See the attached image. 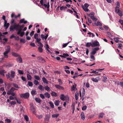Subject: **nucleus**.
I'll return each mask as SVG.
<instances>
[{
	"label": "nucleus",
	"instance_id": "1",
	"mask_svg": "<svg viewBox=\"0 0 123 123\" xmlns=\"http://www.w3.org/2000/svg\"><path fill=\"white\" fill-rule=\"evenodd\" d=\"M15 73L14 71L11 70V74L9 73H8L7 74H6V76L7 77V79H9L10 80L12 81V79L14 78L15 77Z\"/></svg>",
	"mask_w": 123,
	"mask_h": 123
},
{
	"label": "nucleus",
	"instance_id": "2",
	"mask_svg": "<svg viewBox=\"0 0 123 123\" xmlns=\"http://www.w3.org/2000/svg\"><path fill=\"white\" fill-rule=\"evenodd\" d=\"M20 96V97L22 98H29V93L26 92L25 93L21 94Z\"/></svg>",
	"mask_w": 123,
	"mask_h": 123
},
{
	"label": "nucleus",
	"instance_id": "3",
	"mask_svg": "<svg viewBox=\"0 0 123 123\" xmlns=\"http://www.w3.org/2000/svg\"><path fill=\"white\" fill-rule=\"evenodd\" d=\"M115 12L117 13L118 15L120 17H122L123 15V11L122 10H120L119 9L116 10Z\"/></svg>",
	"mask_w": 123,
	"mask_h": 123
},
{
	"label": "nucleus",
	"instance_id": "4",
	"mask_svg": "<svg viewBox=\"0 0 123 123\" xmlns=\"http://www.w3.org/2000/svg\"><path fill=\"white\" fill-rule=\"evenodd\" d=\"M10 48H8L3 53V54L4 57L5 58H7L8 57V54L10 52Z\"/></svg>",
	"mask_w": 123,
	"mask_h": 123
},
{
	"label": "nucleus",
	"instance_id": "5",
	"mask_svg": "<svg viewBox=\"0 0 123 123\" xmlns=\"http://www.w3.org/2000/svg\"><path fill=\"white\" fill-rule=\"evenodd\" d=\"M99 49V48L96 47L92 49V51L91 53V54L92 55H94L96 52V51Z\"/></svg>",
	"mask_w": 123,
	"mask_h": 123
},
{
	"label": "nucleus",
	"instance_id": "6",
	"mask_svg": "<svg viewBox=\"0 0 123 123\" xmlns=\"http://www.w3.org/2000/svg\"><path fill=\"white\" fill-rule=\"evenodd\" d=\"M92 47H94L99 45V43L97 41H95L92 43Z\"/></svg>",
	"mask_w": 123,
	"mask_h": 123
},
{
	"label": "nucleus",
	"instance_id": "7",
	"mask_svg": "<svg viewBox=\"0 0 123 123\" xmlns=\"http://www.w3.org/2000/svg\"><path fill=\"white\" fill-rule=\"evenodd\" d=\"M15 23L14 24L12 25L10 27V31H13L15 30H16V27L15 26Z\"/></svg>",
	"mask_w": 123,
	"mask_h": 123
},
{
	"label": "nucleus",
	"instance_id": "8",
	"mask_svg": "<svg viewBox=\"0 0 123 123\" xmlns=\"http://www.w3.org/2000/svg\"><path fill=\"white\" fill-rule=\"evenodd\" d=\"M45 35L46 36L43 34H41V37L43 40H44V39L46 40L48 37V34H45Z\"/></svg>",
	"mask_w": 123,
	"mask_h": 123
},
{
	"label": "nucleus",
	"instance_id": "9",
	"mask_svg": "<svg viewBox=\"0 0 123 123\" xmlns=\"http://www.w3.org/2000/svg\"><path fill=\"white\" fill-rule=\"evenodd\" d=\"M55 86L56 88L58 89L62 90H64V88L63 87L59 85H55Z\"/></svg>",
	"mask_w": 123,
	"mask_h": 123
},
{
	"label": "nucleus",
	"instance_id": "10",
	"mask_svg": "<svg viewBox=\"0 0 123 123\" xmlns=\"http://www.w3.org/2000/svg\"><path fill=\"white\" fill-rule=\"evenodd\" d=\"M17 61L20 63L22 62V60L20 56L18 57L16 59Z\"/></svg>",
	"mask_w": 123,
	"mask_h": 123
},
{
	"label": "nucleus",
	"instance_id": "11",
	"mask_svg": "<svg viewBox=\"0 0 123 123\" xmlns=\"http://www.w3.org/2000/svg\"><path fill=\"white\" fill-rule=\"evenodd\" d=\"M27 21H25L24 18L21 19L19 21V23L20 24L22 23H24L25 24L27 23Z\"/></svg>",
	"mask_w": 123,
	"mask_h": 123
},
{
	"label": "nucleus",
	"instance_id": "12",
	"mask_svg": "<svg viewBox=\"0 0 123 123\" xmlns=\"http://www.w3.org/2000/svg\"><path fill=\"white\" fill-rule=\"evenodd\" d=\"M15 90H17L18 89H16V88H14V87H12L11 89H10V90L9 91H8V92H9L10 93H11L12 92H13Z\"/></svg>",
	"mask_w": 123,
	"mask_h": 123
},
{
	"label": "nucleus",
	"instance_id": "13",
	"mask_svg": "<svg viewBox=\"0 0 123 123\" xmlns=\"http://www.w3.org/2000/svg\"><path fill=\"white\" fill-rule=\"evenodd\" d=\"M37 59L39 62H41L43 61H44V62H45V60L41 56L38 57L37 58Z\"/></svg>",
	"mask_w": 123,
	"mask_h": 123
},
{
	"label": "nucleus",
	"instance_id": "14",
	"mask_svg": "<svg viewBox=\"0 0 123 123\" xmlns=\"http://www.w3.org/2000/svg\"><path fill=\"white\" fill-rule=\"evenodd\" d=\"M44 95L45 96V97H46L48 98H49L50 97V94L48 92L44 93Z\"/></svg>",
	"mask_w": 123,
	"mask_h": 123
},
{
	"label": "nucleus",
	"instance_id": "15",
	"mask_svg": "<svg viewBox=\"0 0 123 123\" xmlns=\"http://www.w3.org/2000/svg\"><path fill=\"white\" fill-rule=\"evenodd\" d=\"M120 4L119 2L117 1L116 2V6H117L115 8V10L119 9V8L120 7Z\"/></svg>",
	"mask_w": 123,
	"mask_h": 123
},
{
	"label": "nucleus",
	"instance_id": "16",
	"mask_svg": "<svg viewBox=\"0 0 123 123\" xmlns=\"http://www.w3.org/2000/svg\"><path fill=\"white\" fill-rule=\"evenodd\" d=\"M42 80L44 83H46L47 84L48 83L49 81L44 77L42 78Z\"/></svg>",
	"mask_w": 123,
	"mask_h": 123
},
{
	"label": "nucleus",
	"instance_id": "17",
	"mask_svg": "<svg viewBox=\"0 0 123 123\" xmlns=\"http://www.w3.org/2000/svg\"><path fill=\"white\" fill-rule=\"evenodd\" d=\"M12 54L13 56L16 57H17L20 56V55L14 52H12Z\"/></svg>",
	"mask_w": 123,
	"mask_h": 123
},
{
	"label": "nucleus",
	"instance_id": "18",
	"mask_svg": "<svg viewBox=\"0 0 123 123\" xmlns=\"http://www.w3.org/2000/svg\"><path fill=\"white\" fill-rule=\"evenodd\" d=\"M98 71H100V69H98L96 70L95 71H92V72H90L91 73H95V74H100L97 73L98 72Z\"/></svg>",
	"mask_w": 123,
	"mask_h": 123
},
{
	"label": "nucleus",
	"instance_id": "19",
	"mask_svg": "<svg viewBox=\"0 0 123 123\" xmlns=\"http://www.w3.org/2000/svg\"><path fill=\"white\" fill-rule=\"evenodd\" d=\"M6 73V72L4 70L0 71V74L1 75L3 76H5V75L4 73Z\"/></svg>",
	"mask_w": 123,
	"mask_h": 123
},
{
	"label": "nucleus",
	"instance_id": "20",
	"mask_svg": "<svg viewBox=\"0 0 123 123\" xmlns=\"http://www.w3.org/2000/svg\"><path fill=\"white\" fill-rule=\"evenodd\" d=\"M38 89H40L41 91H43L44 90V87L41 85H39L38 87Z\"/></svg>",
	"mask_w": 123,
	"mask_h": 123
},
{
	"label": "nucleus",
	"instance_id": "21",
	"mask_svg": "<svg viewBox=\"0 0 123 123\" xmlns=\"http://www.w3.org/2000/svg\"><path fill=\"white\" fill-rule=\"evenodd\" d=\"M80 116L81 118L83 120H84L85 118V115L84 112H82L80 114Z\"/></svg>",
	"mask_w": 123,
	"mask_h": 123
},
{
	"label": "nucleus",
	"instance_id": "22",
	"mask_svg": "<svg viewBox=\"0 0 123 123\" xmlns=\"http://www.w3.org/2000/svg\"><path fill=\"white\" fill-rule=\"evenodd\" d=\"M87 14L89 17H91V18L92 19L94 17V12H92L90 14Z\"/></svg>",
	"mask_w": 123,
	"mask_h": 123
},
{
	"label": "nucleus",
	"instance_id": "23",
	"mask_svg": "<svg viewBox=\"0 0 123 123\" xmlns=\"http://www.w3.org/2000/svg\"><path fill=\"white\" fill-rule=\"evenodd\" d=\"M60 98L61 100L63 101H64L65 100V96L63 94H62L60 96Z\"/></svg>",
	"mask_w": 123,
	"mask_h": 123
},
{
	"label": "nucleus",
	"instance_id": "24",
	"mask_svg": "<svg viewBox=\"0 0 123 123\" xmlns=\"http://www.w3.org/2000/svg\"><path fill=\"white\" fill-rule=\"evenodd\" d=\"M60 114H59L57 113V114H53L52 115V118H57L59 116Z\"/></svg>",
	"mask_w": 123,
	"mask_h": 123
},
{
	"label": "nucleus",
	"instance_id": "25",
	"mask_svg": "<svg viewBox=\"0 0 123 123\" xmlns=\"http://www.w3.org/2000/svg\"><path fill=\"white\" fill-rule=\"evenodd\" d=\"M51 95L53 96H55V97L57 96V95L56 93L54 92H52L51 93Z\"/></svg>",
	"mask_w": 123,
	"mask_h": 123
},
{
	"label": "nucleus",
	"instance_id": "26",
	"mask_svg": "<svg viewBox=\"0 0 123 123\" xmlns=\"http://www.w3.org/2000/svg\"><path fill=\"white\" fill-rule=\"evenodd\" d=\"M81 7L85 12H88L89 10V9L87 8H85L84 6L82 5H81Z\"/></svg>",
	"mask_w": 123,
	"mask_h": 123
},
{
	"label": "nucleus",
	"instance_id": "27",
	"mask_svg": "<svg viewBox=\"0 0 123 123\" xmlns=\"http://www.w3.org/2000/svg\"><path fill=\"white\" fill-rule=\"evenodd\" d=\"M15 26L16 27V30L17 31L18 30L19 28H20V25L18 24H17L16 23H15Z\"/></svg>",
	"mask_w": 123,
	"mask_h": 123
},
{
	"label": "nucleus",
	"instance_id": "28",
	"mask_svg": "<svg viewBox=\"0 0 123 123\" xmlns=\"http://www.w3.org/2000/svg\"><path fill=\"white\" fill-rule=\"evenodd\" d=\"M79 92H76L75 95V98L77 100L78 99V97L79 96Z\"/></svg>",
	"mask_w": 123,
	"mask_h": 123
},
{
	"label": "nucleus",
	"instance_id": "29",
	"mask_svg": "<svg viewBox=\"0 0 123 123\" xmlns=\"http://www.w3.org/2000/svg\"><path fill=\"white\" fill-rule=\"evenodd\" d=\"M91 46L92 47V43H87L86 44V46L87 47H89Z\"/></svg>",
	"mask_w": 123,
	"mask_h": 123
},
{
	"label": "nucleus",
	"instance_id": "30",
	"mask_svg": "<svg viewBox=\"0 0 123 123\" xmlns=\"http://www.w3.org/2000/svg\"><path fill=\"white\" fill-rule=\"evenodd\" d=\"M60 101L59 100H55V105L56 106H58L59 104Z\"/></svg>",
	"mask_w": 123,
	"mask_h": 123
},
{
	"label": "nucleus",
	"instance_id": "31",
	"mask_svg": "<svg viewBox=\"0 0 123 123\" xmlns=\"http://www.w3.org/2000/svg\"><path fill=\"white\" fill-rule=\"evenodd\" d=\"M45 90L48 91H50V88L48 86H46L44 87Z\"/></svg>",
	"mask_w": 123,
	"mask_h": 123
},
{
	"label": "nucleus",
	"instance_id": "32",
	"mask_svg": "<svg viewBox=\"0 0 123 123\" xmlns=\"http://www.w3.org/2000/svg\"><path fill=\"white\" fill-rule=\"evenodd\" d=\"M35 100L37 102L39 103H40L41 101L40 98H36Z\"/></svg>",
	"mask_w": 123,
	"mask_h": 123
},
{
	"label": "nucleus",
	"instance_id": "33",
	"mask_svg": "<svg viewBox=\"0 0 123 123\" xmlns=\"http://www.w3.org/2000/svg\"><path fill=\"white\" fill-rule=\"evenodd\" d=\"M22 30V28H19L18 30V32H17V34L18 35L20 34V33L21 32V31Z\"/></svg>",
	"mask_w": 123,
	"mask_h": 123
},
{
	"label": "nucleus",
	"instance_id": "34",
	"mask_svg": "<svg viewBox=\"0 0 123 123\" xmlns=\"http://www.w3.org/2000/svg\"><path fill=\"white\" fill-rule=\"evenodd\" d=\"M43 6H44L45 8H49V2L47 5L46 4H44Z\"/></svg>",
	"mask_w": 123,
	"mask_h": 123
},
{
	"label": "nucleus",
	"instance_id": "35",
	"mask_svg": "<svg viewBox=\"0 0 123 123\" xmlns=\"http://www.w3.org/2000/svg\"><path fill=\"white\" fill-rule=\"evenodd\" d=\"M31 93L32 95H34L37 94V92L36 91L32 90L31 92Z\"/></svg>",
	"mask_w": 123,
	"mask_h": 123
},
{
	"label": "nucleus",
	"instance_id": "36",
	"mask_svg": "<svg viewBox=\"0 0 123 123\" xmlns=\"http://www.w3.org/2000/svg\"><path fill=\"white\" fill-rule=\"evenodd\" d=\"M28 79L29 80H31V75L27 74V75Z\"/></svg>",
	"mask_w": 123,
	"mask_h": 123
},
{
	"label": "nucleus",
	"instance_id": "37",
	"mask_svg": "<svg viewBox=\"0 0 123 123\" xmlns=\"http://www.w3.org/2000/svg\"><path fill=\"white\" fill-rule=\"evenodd\" d=\"M77 86L76 84H75L74 85H73L71 87V90L74 91V90Z\"/></svg>",
	"mask_w": 123,
	"mask_h": 123
},
{
	"label": "nucleus",
	"instance_id": "38",
	"mask_svg": "<svg viewBox=\"0 0 123 123\" xmlns=\"http://www.w3.org/2000/svg\"><path fill=\"white\" fill-rule=\"evenodd\" d=\"M13 87L17 88H19L20 87L18 86V85L16 84L15 83L13 84Z\"/></svg>",
	"mask_w": 123,
	"mask_h": 123
},
{
	"label": "nucleus",
	"instance_id": "39",
	"mask_svg": "<svg viewBox=\"0 0 123 123\" xmlns=\"http://www.w3.org/2000/svg\"><path fill=\"white\" fill-rule=\"evenodd\" d=\"M43 47H39L38 48V50L40 52L42 53L43 52V49L42 48Z\"/></svg>",
	"mask_w": 123,
	"mask_h": 123
},
{
	"label": "nucleus",
	"instance_id": "40",
	"mask_svg": "<svg viewBox=\"0 0 123 123\" xmlns=\"http://www.w3.org/2000/svg\"><path fill=\"white\" fill-rule=\"evenodd\" d=\"M9 25V23H7L6 24H4V27H6V29H7Z\"/></svg>",
	"mask_w": 123,
	"mask_h": 123
},
{
	"label": "nucleus",
	"instance_id": "41",
	"mask_svg": "<svg viewBox=\"0 0 123 123\" xmlns=\"http://www.w3.org/2000/svg\"><path fill=\"white\" fill-rule=\"evenodd\" d=\"M40 96V98L42 99H43L45 98V97L44 95L42 94H40L39 95Z\"/></svg>",
	"mask_w": 123,
	"mask_h": 123
},
{
	"label": "nucleus",
	"instance_id": "42",
	"mask_svg": "<svg viewBox=\"0 0 123 123\" xmlns=\"http://www.w3.org/2000/svg\"><path fill=\"white\" fill-rule=\"evenodd\" d=\"M34 78L37 80H40V78L39 76L35 75L34 76Z\"/></svg>",
	"mask_w": 123,
	"mask_h": 123
},
{
	"label": "nucleus",
	"instance_id": "43",
	"mask_svg": "<svg viewBox=\"0 0 123 123\" xmlns=\"http://www.w3.org/2000/svg\"><path fill=\"white\" fill-rule=\"evenodd\" d=\"M5 121L7 123H10L11 122V120L8 118H7L5 120Z\"/></svg>",
	"mask_w": 123,
	"mask_h": 123
},
{
	"label": "nucleus",
	"instance_id": "44",
	"mask_svg": "<svg viewBox=\"0 0 123 123\" xmlns=\"http://www.w3.org/2000/svg\"><path fill=\"white\" fill-rule=\"evenodd\" d=\"M7 95H12V96H14L15 95V93H14V92H12V93H9V92H7Z\"/></svg>",
	"mask_w": 123,
	"mask_h": 123
},
{
	"label": "nucleus",
	"instance_id": "45",
	"mask_svg": "<svg viewBox=\"0 0 123 123\" xmlns=\"http://www.w3.org/2000/svg\"><path fill=\"white\" fill-rule=\"evenodd\" d=\"M97 78H92L91 80H92L94 82H97L98 81V80L97 79Z\"/></svg>",
	"mask_w": 123,
	"mask_h": 123
},
{
	"label": "nucleus",
	"instance_id": "46",
	"mask_svg": "<svg viewBox=\"0 0 123 123\" xmlns=\"http://www.w3.org/2000/svg\"><path fill=\"white\" fill-rule=\"evenodd\" d=\"M49 104H50L51 107L53 108H54V105L53 103L52 102H49Z\"/></svg>",
	"mask_w": 123,
	"mask_h": 123
},
{
	"label": "nucleus",
	"instance_id": "47",
	"mask_svg": "<svg viewBox=\"0 0 123 123\" xmlns=\"http://www.w3.org/2000/svg\"><path fill=\"white\" fill-rule=\"evenodd\" d=\"M28 85L32 87L33 85V83L29 81L28 82Z\"/></svg>",
	"mask_w": 123,
	"mask_h": 123
},
{
	"label": "nucleus",
	"instance_id": "48",
	"mask_svg": "<svg viewBox=\"0 0 123 123\" xmlns=\"http://www.w3.org/2000/svg\"><path fill=\"white\" fill-rule=\"evenodd\" d=\"M30 105L31 107L30 108V110H35V108L34 107V106L31 104H30Z\"/></svg>",
	"mask_w": 123,
	"mask_h": 123
},
{
	"label": "nucleus",
	"instance_id": "49",
	"mask_svg": "<svg viewBox=\"0 0 123 123\" xmlns=\"http://www.w3.org/2000/svg\"><path fill=\"white\" fill-rule=\"evenodd\" d=\"M24 118L27 121H28L29 120V117L27 115H25L24 117Z\"/></svg>",
	"mask_w": 123,
	"mask_h": 123
},
{
	"label": "nucleus",
	"instance_id": "50",
	"mask_svg": "<svg viewBox=\"0 0 123 123\" xmlns=\"http://www.w3.org/2000/svg\"><path fill=\"white\" fill-rule=\"evenodd\" d=\"M33 83L34 84L36 85H37L39 84V82L37 81L36 80H34L33 81Z\"/></svg>",
	"mask_w": 123,
	"mask_h": 123
},
{
	"label": "nucleus",
	"instance_id": "51",
	"mask_svg": "<svg viewBox=\"0 0 123 123\" xmlns=\"http://www.w3.org/2000/svg\"><path fill=\"white\" fill-rule=\"evenodd\" d=\"M36 39V42L37 43H39L40 42L41 40V39L40 38H37Z\"/></svg>",
	"mask_w": 123,
	"mask_h": 123
},
{
	"label": "nucleus",
	"instance_id": "52",
	"mask_svg": "<svg viewBox=\"0 0 123 123\" xmlns=\"http://www.w3.org/2000/svg\"><path fill=\"white\" fill-rule=\"evenodd\" d=\"M18 73L20 74H24V72L23 71L18 70Z\"/></svg>",
	"mask_w": 123,
	"mask_h": 123
},
{
	"label": "nucleus",
	"instance_id": "53",
	"mask_svg": "<svg viewBox=\"0 0 123 123\" xmlns=\"http://www.w3.org/2000/svg\"><path fill=\"white\" fill-rule=\"evenodd\" d=\"M39 35L38 34L36 33L34 35V37L35 39L37 38V37H38Z\"/></svg>",
	"mask_w": 123,
	"mask_h": 123
},
{
	"label": "nucleus",
	"instance_id": "54",
	"mask_svg": "<svg viewBox=\"0 0 123 123\" xmlns=\"http://www.w3.org/2000/svg\"><path fill=\"white\" fill-rule=\"evenodd\" d=\"M38 46H39V47H43V45L41 42L38 43Z\"/></svg>",
	"mask_w": 123,
	"mask_h": 123
},
{
	"label": "nucleus",
	"instance_id": "55",
	"mask_svg": "<svg viewBox=\"0 0 123 123\" xmlns=\"http://www.w3.org/2000/svg\"><path fill=\"white\" fill-rule=\"evenodd\" d=\"M78 72H77L76 73H75V76H73V78L74 79H75V78L76 77H77L78 76Z\"/></svg>",
	"mask_w": 123,
	"mask_h": 123
},
{
	"label": "nucleus",
	"instance_id": "56",
	"mask_svg": "<svg viewBox=\"0 0 123 123\" xmlns=\"http://www.w3.org/2000/svg\"><path fill=\"white\" fill-rule=\"evenodd\" d=\"M21 42H22L23 43H25V40L24 39H21L20 40Z\"/></svg>",
	"mask_w": 123,
	"mask_h": 123
},
{
	"label": "nucleus",
	"instance_id": "57",
	"mask_svg": "<svg viewBox=\"0 0 123 123\" xmlns=\"http://www.w3.org/2000/svg\"><path fill=\"white\" fill-rule=\"evenodd\" d=\"M94 24L96 26H98L100 25V22H99L98 21L97 23H96V22H95Z\"/></svg>",
	"mask_w": 123,
	"mask_h": 123
},
{
	"label": "nucleus",
	"instance_id": "58",
	"mask_svg": "<svg viewBox=\"0 0 123 123\" xmlns=\"http://www.w3.org/2000/svg\"><path fill=\"white\" fill-rule=\"evenodd\" d=\"M70 42H68V43H64L63 44V48L65 47L68 45L69 43Z\"/></svg>",
	"mask_w": 123,
	"mask_h": 123
},
{
	"label": "nucleus",
	"instance_id": "59",
	"mask_svg": "<svg viewBox=\"0 0 123 123\" xmlns=\"http://www.w3.org/2000/svg\"><path fill=\"white\" fill-rule=\"evenodd\" d=\"M63 55L64 56V58H66V57L69 56V55L67 53H63Z\"/></svg>",
	"mask_w": 123,
	"mask_h": 123
},
{
	"label": "nucleus",
	"instance_id": "60",
	"mask_svg": "<svg viewBox=\"0 0 123 123\" xmlns=\"http://www.w3.org/2000/svg\"><path fill=\"white\" fill-rule=\"evenodd\" d=\"M103 78H104V79L103 80V81L104 82H106L107 81L106 80L107 79V78L105 76H104L103 77Z\"/></svg>",
	"mask_w": 123,
	"mask_h": 123
},
{
	"label": "nucleus",
	"instance_id": "61",
	"mask_svg": "<svg viewBox=\"0 0 123 123\" xmlns=\"http://www.w3.org/2000/svg\"><path fill=\"white\" fill-rule=\"evenodd\" d=\"M119 38H118L117 37L116 38H114V39L115 42L116 43H118V39Z\"/></svg>",
	"mask_w": 123,
	"mask_h": 123
},
{
	"label": "nucleus",
	"instance_id": "62",
	"mask_svg": "<svg viewBox=\"0 0 123 123\" xmlns=\"http://www.w3.org/2000/svg\"><path fill=\"white\" fill-rule=\"evenodd\" d=\"M103 27L106 30H108L109 29V28L108 26L105 25Z\"/></svg>",
	"mask_w": 123,
	"mask_h": 123
},
{
	"label": "nucleus",
	"instance_id": "63",
	"mask_svg": "<svg viewBox=\"0 0 123 123\" xmlns=\"http://www.w3.org/2000/svg\"><path fill=\"white\" fill-rule=\"evenodd\" d=\"M16 104V102L15 101H12L10 103L11 105H13L15 104Z\"/></svg>",
	"mask_w": 123,
	"mask_h": 123
},
{
	"label": "nucleus",
	"instance_id": "64",
	"mask_svg": "<svg viewBox=\"0 0 123 123\" xmlns=\"http://www.w3.org/2000/svg\"><path fill=\"white\" fill-rule=\"evenodd\" d=\"M119 22L121 24V25H123V20H121L120 19L119 20Z\"/></svg>",
	"mask_w": 123,
	"mask_h": 123
}]
</instances>
